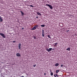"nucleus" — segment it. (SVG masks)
<instances>
[{
  "label": "nucleus",
  "instance_id": "f257e3e1",
  "mask_svg": "<svg viewBox=\"0 0 77 77\" xmlns=\"http://www.w3.org/2000/svg\"><path fill=\"white\" fill-rule=\"evenodd\" d=\"M46 5L48 6H49V7L51 9H53V7L52 6H51V5L49 4H46Z\"/></svg>",
  "mask_w": 77,
  "mask_h": 77
},
{
  "label": "nucleus",
  "instance_id": "f03ea898",
  "mask_svg": "<svg viewBox=\"0 0 77 77\" xmlns=\"http://www.w3.org/2000/svg\"><path fill=\"white\" fill-rule=\"evenodd\" d=\"M0 35L1 36H2V37H3L4 38H6V37H5V34L2 33H0Z\"/></svg>",
  "mask_w": 77,
  "mask_h": 77
},
{
  "label": "nucleus",
  "instance_id": "7ed1b4c3",
  "mask_svg": "<svg viewBox=\"0 0 77 77\" xmlns=\"http://www.w3.org/2000/svg\"><path fill=\"white\" fill-rule=\"evenodd\" d=\"M44 29H43L42 30V36L43 37L44 36Z\"/></svg>",
  "mask_w": 77,
  "mask_h": 77
},
{
  "label": "nucleus",
  "instance_id": "20e7f679",
  "mask_svg": "<svg viewBox=\"0 0 77 77\" xmlns=\"http://www.w3.org/2000/svg\"><path fill=\"white\" fill-rule=\"evenodd\" d=\"M16 56L18 57H20V56H21L20 54L18 53H17V54H16Z\"/></svg>",
  "mask_w": 77,
  "mask_h": 77
},
{
  "label": "nucleus",
  "instance_id": "39448f33",
  "mask_svg": "<svg viewBox=\"0 0 77 77\" xmlns=\"http://www.w3.org/2000/svg\"><path fill=\"white\" fill-rule=\"evenodd\" d=\"M21 43H19L18 45V47L19 48V49H21Z\"/></svg>",
  "mask_w": 77,
  "mask_h": 77
},
{
  "label": "nucleus",
  "instance_id": "423d86ee",
  "mask_svg": "<svg viewBox=\"0 0 77 77\" xmlns=\"http://www.w3.org/2000/svg\"><path fill=\"white\" fill-rule=\"evenodd\" d=\"M0 22L3 21V19L2 18V17L1 16H0Z\"/></svg>",
  "mask_w": 77,
  "mask_h": 77
},
{
  "label": "nucleus",
  "instance_id": "0eeeda50",
  "mask_svg": "<svg viewBox=\"0 0 77 77\" xmlns=\"http://www.w3.org/2000/svg\"><path fill=\"white\" fill-rule=\"evenodd\" d=\"M37 15H41V13H40L39 12H37Z\"/></svg>",
  "mask_w": 77,
  "mask_h": 77
},
{
  "label": "nucleus",
  "instance_id": "6e6552de",
  "mask_svg": "<svg viewBox=\"0 0 77 77\" xmlns=\"http://www.w3.org/2000/svg\"><path fill=\"white\" fill-rule=\"evenodd\" d=\"M36 29V28L35 26H34V27L32 29V30H35Z\"/></svg>",
  "mask_w": 77,
  "mask_h": 77
},
{
  "label": "nucleus",
  "instance_id": "1a4fd4ad",
  "mask_svg": "<svg viewBox=\"0 0 77 77\" xmlns=\"http://www.w3.org/2000/svg\"><path fill=\"white\" fill-rule=\"evenodd\" d=\"M57 44H58V43L57 42V43H56L55 44V45H54V46H57Z\"/></svg>",
  "mask_w": 77,
  "mask_h": 77
},
{
  "label": "nucleus",
  "instance_id": "9d476101",
  "mask_svg": "<svg viewBox=\"0 0 77 77\" xmlns=\"http://www.w3.org/2000/svg\"><path fill=\"white\" fill-rule=\"evenodd\" d=\"M55 65L56 66H59V63H56Z\"/></svg>",
  "mask_w": 77,
  "mask_h": 77
},
{
  "label": "nucleus",
  "instance_id": "9b49d317",
  "mask_svg": "<svg viewBox=\"0 0 77 77\" xmlns=\"http://www.w3.org/2000/svg\"><path fill=\"white\" fill-rule=\"evenodd\" d=\"M51 50H52V48H49V52H50V51H51Z\"/></svg>",
  "mask_w": 77,
  "mask_h": 77
},
{
  "label": "nucleus",
  "instance_id": "f8f14e48",
  "mask_svg": "<svg viewBox=\"0 0 77 77\" xmlns=\"http://www.w3.org/2000/svg\"><path fill=\"white\" fill-rule=\"evenodd\" d=\"M59 72V70H57L56 71V73H57L58 72Z\"/></svg>",
  "mask_w": 77,
  "mask_h": 77
},
{
  "label": "nucleus",
  "instance_id": "ddd939ff",
  "mask_svg": "<svg viewBox=\"0 0 77 77\" xmlns=\"http://www.w3.org/2000/svg\"><path fill=\"white\" fill-rule=\"evenodd\" d=\"M66 50H68L69 51H70V48H67V49H66Z\"/></svg>",
  "mask_w": 77,
  "mask_h": 77
},
{
  "label": "nucleus",
  "instance_id": "4468645a",
  "mask_svg": "<svg viewBox=\"0 0 77 77\" xmlns=\"http://www.w3.org/2000/svg\"><path fill=\"white\" fill-rule=\"evenodd\" d=\"M20 12H21L22 14V15L23 16L24 14L23 13V12L22 11H20Z\"/></svg>",
  "mask_w": 77,
  "mask_h": 77
},
{
  "label": "nucleus",
  "instance_id": "2eb2a0df",
  "mask_svg": "<svg viewBox=\"0 0 77 77\" xmlns=\"http://www.w3.org/2000/svg\"><path fill=\"white\" fill-rule=\"evenodd\" d=\"M38 25H37L35 26V27L36 28H37V27H38Z\"/></svg>",
  "mask_w": 77,
  "mask_h": 77
},
{
  "label": "nucleus",
  "instance_id": "dca6fc26",
  "mask_svg": "<svg viewBox=\"0 0 77 77\" xmlns=\"http://www.w3.org/2000/svg\"><path fill=\"white\" fill-rule=\"evenodd\" d=\"M41 27H45V25H41Z\"/></svg>",
  "mask_w": 77,
  "mask_h": 77
},
{
  "label": "nucleus",
  "instance_id": "f3484780",
  "mask_svg": "<svg viewBox=\"0 0 77 77\" xmlns=\"http://www.w3.org/2000/svg\"><path fill=\"white\" fill-rule=\"evenodd\" d=\"M33 38L34 39H36V37L35 36H34Z\"/></svg>",
  "mask_w": 77,
  "mask_h": 77
},
{
  "label": "nucleus",
  "instance_id": "a211bd4d",
  "mask_svg": "<svg viewBox=\"0 0 77 77\" xmlns=\"http://www.w3.org/2000/svg\"><path fill=\"white\" fill-rule=\"evenodd\" d=\"M51 76H52L53 75V72H51Z\"/></svg>",
  "mask_w": 77,
  "mask_h": 77
},
{
  "label": "nucleus",
  "instance_id": "6ab92c4d",
  "mask_svg": "<svg viewBox=\"0 0 77 77\" xmlns=\"http://www.w3.org/2000/svg\"><path fill=\"white\" fill-rule=\"evenodd\" d=\"M46 51H48L49 52V49H48V48H47L46 49Z\"/></svg>",
  "mask_w": 77,
  "mask_h": 77
},
{
  "label": "nucleus",
  "instance_id": "aec40b11",
  "mask_svg": "<svg viewBox=\"0 0 77 77\" xmlns=\"http://www.w3.org/2000/svg\"><path fill=\"white\" fill-rule=\"evenodd\" d=\"M55 75H56V77H59V75H57V74H56Z\"/></svg>",
  "mask_w": 77,
  "mask_h": 77
},
{
  "label": "nucleus",
  "instance_id": "412c9836",
  "mask_svg": "<svg viewBox=\"0 0 77 77\" xmlns=\"http://www.w3.org/2000/svg\"><path fill=\"white\" fill-rule=\"evenodd\" d=\"M30 6L31 7H32V8H33V7H34V6H33V5H30Z\"/></svg>",
  "mask_w": 77,
  "mask_h": 77
},
{
  "label": "nucleus",
  "instance_id": "4be33fe9",
  "mask_svg": "<svg viewBox=\"0 0 77 77\" xmlns=\"http://www.w3.org/2000/svg\"><path fill=\"white\" fill-rule=\"evenodd\" d=\"M69 30H67L66 32H69Z\"/></svg>",
  "mask_w": 77,
  "mask_h": 77
},
{
  "label": "nucleus",
  "instance_id": "5701e85b",
  "mask_svg": "<svg viewBox=\"0 0 77 77\" xmlns=\"http://www.w3.org/2000/svg\"><path fill=\"white\" fill-rule=\"evenodd\" d=\"M48 38H50V35H48Z\"/></svg>",
  "mask_w": 77,
  "mask_h": 77
},
{
  "label": "nucleus",
  "instance_id": "b1692460",
  "mask_svg": "<svg viewBox=\"0 0 77 77\" xmlns=\"http://www.w3.org/2000/svg\"><path fill=\"white\" fill-rule=\"evenodd\" d=\"M36 64H35V65H34L33 66L34 67H35V66H36Z\"/></svg>",
  "mask_w": 77,
  "mask_h": 77
},
{
  "label": "nucleus",
  "instance_id": "393cba45",
  "mask_svg": "<svg viewBox=\"0 0 77 77\" xmlns=\"http://www.w3.org/2000/svg\"><path fill=\"white\" fill-rule=\"evenodd\" d=\"M13 42L15 43V42H16V41H13Z\"/></svg>",
  "mask_w": 77,
  "mask_h": 77
},
{
  "label": "nucleus",
  "instance_id": "a878e982",
  "mask_svg": "<svg viewBox=\"0 0 77 77\" xmlns=\"http://www.w3.org/2000/svg\"><path fill=\"white\" fill-rule=\"evenodd\" d=\"M61 67H63V65L62 64L61 65Z\"/></svg>",
  "mask_w": 77,
  "mask_h": 77
},
{
  "label": "nucleus",
  "instance_id": "bb28decb",
  "mask_svg": "<svg viewBox=\"0 0 77 77\" xmlns=\"http://www.w3.org/2000/svg\"><path fill=\"white\" fill-rule=\"evenodd\" d=\"M55 48H54L52 49V50H55Z\"/></svg>",
  "mask_w": 77,
  "mask_h": 77
},
{
  "label": "nucleus",
  "instance_id": "cd10ccee",
  "mask_svg": "<svg viewBox=\"0 0 77 77\" xmlns=\"http://www.w3.org/2000/svg\"><path fill=\"white\" fill-rule=\"evenodd\" d=\"M44 75H46V73H45Z\"/></svg>",
  "mask_w": 77,
  "mask_h": 77
},
{
  "label": "nucleus",
  "instance_id": "c85d7f7f",
  "mask_svg": "<svg viewBox=\"0 0 77 77\" xmlns=\"http://www.w3.org/2000/svg\"><path fill=\"white\" fill-rule=\"evenodd\" d=\"M24 27H22V29H24Z\"/></svg>",
  "mask_w": 77,
  "mask_h": 77
},
{
  "label": "nucleus",
  "instance_id": "c756f323",
  "mask_svg": "<svg viewBox=\"0 0 77 77\" xmlns=\"http://www.w3.org/2000/svg\"><path fill=\"white\" fill-rule=\"evenodd\" d=\"M21 77H24V76H22Z\"/></svg>",
  "mask_w": 77,
  "mask_h": 77
},
{
  "label": "nucleus",
  "instance_id": "7c9ffc66",
  "mask_svg": "<svg viewBox=\"0 0 77 77\" xmlns=\"http://www.w3.org/2000/svg\"><path fill=\"white\" fill-rule=\"evenodd\" d=\"M36 18H38V17H36Z\"/></svg>",
  "mask_w": 77,
  "mask_h": 77
},
{
  "label": "nucleus",
  "instance_id": "2f4dec72",
  "mask_svg": "<svg viewBox=\"0 0 77 77\" xmlns=\"http://www.w3.org/2000/svg\"><path fill=\"white\" fill-rule=\"evenodd\" d=\"M26 75H27V74H26Z\"/></svg>",
  "mask_w": 77,
  "mask_h": 77
},
{
  "label": "nucleus",
  "instance_id": "473e14b6",
  "mask_svg": "<svg viewBox=\"0 0 77 77\" xmlns=\"http://www.w3.org/2000/svg\"><path fill=\"white\" fill-rule=\"evenodd\" d=\"M50 72H51V71Z\"/></svg>",
  "mask_w": 77,
  "mask_h": 77
},
{
  "label": "nucleus",
  "instance_id": "72a5a7b5",
  "mask_svg": "<svg viewBox=\"0 0 77 77\" xmlns=\"http://www.w3.org/2000/svg\"><path fill=\"white\" fill-rule=\"evenodd\" d=\"M0 22H1L0 21Z\"/></svg>",
  "mask_w": 77,
  "mask_h": 77
}]
</instances>
